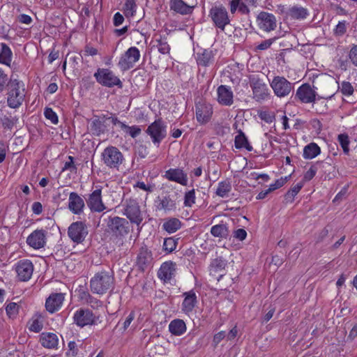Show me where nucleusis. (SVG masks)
<instances>
[{
  "label": "nucleus",
  "instance_id": "473e14b6",
  "mask_svg": "<svg viewBox=\"0 0 357 357\" xmlns=\"http://www.w3.org/2000/svg\"><path fill=\"white\" fill-rule=\"evenodd\" d=\"M107 232L112 231V235L116 238L123 237L130 231L129 225H108Z\"/></svg>",
  "mask_w": 357,
  "mask_h": 357
},
{
  "label": "nucleus",
  "instance_id": "e433bc0d",
  "mask_svg": "<svg viewBox=\"0 0 357 357\" xmlns=\"http://www.w3.org/2000/svg\"><path fill=\"white\" fill-rule=\"evenodd\" d=\"M137 10L135 0H126L123 7V12L127 18L133 17Z\"/></svg>",
  "mask_w": 357,
  "mask_h": 357
},
{
  "label": "nucleus",
  "instance_id": "f704fd0d",
  "mask_svg": "<svg viewBox=\"0 0 357 357\" xmlns=\"http://www.w3.org/2000/svg\"><path fill=\"white\" fill-rule=\"evenodd\" d=\"M234 145L235 147L238 149H245L248 151H251L252 149V146L250 145L248 141L247 137L241 130L238 131V135L235 137Z\"/></svg>",
  "mask_w": 357,
  "mask_h": 357
},
{
  "label": "nucleus",
  "instance_id": "ea45409f",
  "mask_svg": "<svg viewBox=\"0 0 357 357\" xmlns=\"http://www.w3.org/2000/svg\"><path fill=\"white\" fill-rule=\"evenodd\" d=\"M176 207V204L173 200L169 199V197H164L157 205V208L158 210H164V211H171L174 209Z\"/></svg>",
  "mask_w": 357,
  "mask_h": 357
},
{
  "label": "nucleus",
  "instance_id": "c9c22d12",
  "mask_svg": "<svg viewBox=\"0 0 357 357\" xmlns=\"http://www.w3.org/2000/svg\"><path fill=\"white\" fill-rule=\"evenodd\" d=\"M231 190V185L229 181H224L218 183L215 194L218 197L222 198H226L229 197V195Z\"/></svg>",
  "mask_w": 357,
  "mask_h": 357
},
{
  "label": "nucleus",
  "instance_id": "cd10ccee",
  "mask_svg": "<svg viewBox=\"0 0 357 357\" xmlns=\"http://www.w3.org/2000/svg\"><path fill=\"white\" fill-rule=\"evenodd\" d=\"M169 8L171 10L181 15H187L192 10V7L188 6L183 0H170Z\"/></svg>",
  "mask_w": 357,
  "mask_h": 357
},
{
  "label": "nucleus",
  "instance_id": "393cba45",
  "mask_svg": "<svg viewBox=\"0 0 357 357\" xmlns=\"http://www.w3.org/2000/svg\"><path fill=\"white\" fill-rule=\"evenodd\" d=\"M84 207L83 199L76 192H70L68 199V208L75 214H79Z\"/></svg>",
  "mask_w": 357,
  "mask_h": 357
},
{
  "label": "nucleus",
  "instance_id": "a211bd4d",
  "mask_svg": "<svg viewBox=\"0 0 357 357\" xmlns=\"http://www.w3.org/2000/svg\"><path fill=\"white\" fill-rule=\"evenodd\" d=\"M254 98L257 100H265L269 95L267 85L258 79H253L251 83Z\"/></svg>",
  "mask_w": 357,
  "mask_h": 357
},
{
  "label": "nucleus",
  "instance_id": "a19ab883",
  "mask_svg": "<svg viewBox=\"0 0 357 357\" xmlns=\"http://www.w3.org/2000/svg\"><path fill=\"white\" fill-rule=\"evenodd\" d=\"M90 128L94 135H99L103 132L105 126L100 119L94 118L90 123Z\"/></svg>",
  "mask_w": 357,
  "mask_h": 357
},
{
  "label": "nucleus",
  "instance_id": "1a4fd4ad",
  "mask_svg": "<svg viewBox=\"0 0 357 357\" xmlns=\"http://www.w3.org/2000/svg\"><path fill=\"white\" fill-rule=\"evenodd\" d=\"M15 271L19 280L26 282L33 275V264L29 259H22L15 265Z\"/></svg>",
  "mask_w": 357,
  "mask_h": 357
},
{
  "label": "nucleus",
  "instance_id": "a878e982",
  "mask_svg": "<svg viewBox=\"0 0 357 357\" xmlns=\"http://www.w3.org/2000/svg\"><path fill=\"white\" fill-rule=\"evenodd\" d=\"M124 214L130 220L131 223H140L142 221L139 207L136 203L128 205Z\"/></svg>",
  "mask_w": 357,
  "mask_h": 357
},
{
  "label": "nucleus",
  "instance_id": "3c124183",
  "mask_svg": "<svg viewBox=\"0 0 357 357\" xmlns=\"http://www.w3.org/2000/svg\"><path fill=\"white\" fill-rule=\"evenodd\" d=\"M195 202V190H190L185 195L184 204L186 206H191Z\"/></svg>",
  "mask_w": 357,
  "mask_h": 357
},
{
  "label": "nucleus",
  "instance_id": "423d86ee",
  "mask_svg": "<svg viewBox=\"0 0 357 357\" xmlns=\"http://www.w3.org/2000/svg\"><path fill=\"white\" fill-rule=\"evenodd\" d=\"M140 56L139 49L136 47H130L120 56L118 66L121 70H128L135 66Z\"/></svg>",
  "mask_w": 357,
  "mask_h": 357
},
{
  "label": "nucleus",
  "instance_id": "09e8293b",
  "mask_svg": "<svg viewBox=\"0 0 357 357\" xmlns=\"http://www.w3.org/2000/svg\"><path fill=\"white\" fill-rule=\"evenodd\" d=\"M162 248L168 253L172 252L176 248V242L172 238H167L164 241Z\"/></svg>",
  "mask_w": 357,
  "mask_h": 357
},
{
  "label": "nucleus",
  "instance_id": "603ef678",
  "mask_svg": "<svg viewBox=\"0 0 357 357\" xmlns=\"http://www.w3.org/2000/svg\"><path fill=\"white\" fill-rule=\"evenodd\" d=\"M8 75L4 73V71L0 68V93L3 91L6 86H8Z\"/></svg>",
  "mask_w": 357,
  "mask_h": 357
},
{
  "label": "nucleus",
  "instance_id": "0eeeda50",
  "mask_svg": "<svg viewBox=\"0 0 357 357\" xmlns=\"http://www.w3.org/2000/svg\"><path fill=\"white\" fill-rule=\"evenodd\" d=\"M270 85L278 97L287 96L292 90V84L284 77L276 76L271 82Z\"/></svg>",
  "mask_w": 357,
  "mask_h": 357
},
{
  "label": "nucleus",
  "instance_id": "f03ea898",
  "mask_svg": "<svg viewBox=\"0 0 357 357\" xmlns=\"http://www.w3.org/2000/svg\"><path fill=\"white\" fill-rule=\"evenodd\" d=\"M26 96L24 83L17 79H11L7 91V105L10 108L17 109L22 105Z\"/></svg>",
  "mask_w": 357,
  "mask_h": 357
},
{
  "label": "nucleus",
  "instance_id": "bb28decb",
  "mask_svg": "<svg viewBox=\"0 0 357 357\" xmlns=\"http://www.w3.org/2000/svg\"><path fill=\"white\" fill-rule=\"evenodd\" d=\"M40 342L45 348L55 349L57 347L59 338L55 333H43L40 335Z\"/></svg>",
  "mask_w": 357,
  "mask_h": 357
},
{
  "label": "nucleus",
  "instance_id": "37998d69",
  "mask_svg": "<svg viewBox=\"0 0 357 357\" xmlns=\"http://www.w3.org/2000/svg\"><path fill=\"white\" fill-rule=\"evenodd\" d=\"M121 128L126 133L130 135L132 137H136L141 132V129L138 126H129L124 123H119Z\"/></svg>",
  "mask_w": 357,
  "mask_h": 357
},
{
  "label": "nucleus",
  "instance_id": "39448f33",
  "mask_svg": "<svg viewBox=\"0 0 357 357\" xmlns=\"http://www.w3.org/2000/svg\"><path fill=\"white\" fill-rule=\"evenodd\" d=\"M94 77L96 81L102 86L107 87L122 86L120 79L109 69L99 68L94 73Z\"/></svg>",
  "mask_w": 357,
  "mask_h": 357
},
{
  "label": "nucleus",
  "instance_id": "b1692460",
  "mask_svg": "<svg viewBox=\"0 0 357 357\" xmlns=\"http://www.w3.org/2000/svg\"><path fill=\"white\" fill-rule=\"evenodd\" d=\"M165 176L169 181L176 182L183 185H186L188 183L187 175L181 169H169L165 172Z\"/></svg>",
  "mask_w": 357,
  "mask_h": 357
},
{
  "label": "nucleus",
  "instance_id": "8fccbe9b",
  "mask_svg": "<svg viewBox=\"0 0 357 357\" xmlns=\"http://www.w3.org/2000/svg\"><path fill=\"white\" fill-rule=\"evenodd\" d=\"M288 178H289L288 176H286L284 178L281 177V178L277 179L274 183L269 185L268 191L272 192L275 190H277V189L282 187L287 181Z\"/></svg>",
  "mask_w": 357,
  "mask_h": 357
},
{
  "label": "nucleus",
  "instance_id": "6e6d98bb",
  "mask_svg": "<svg viewBox=\"0 0 357 357\" xmlns=\"http://www.w3.org/2000/svg\"><path fill=\"white\" fill-rule=\"evenodd\" d=\"M259 116L262 121H264L266 123H272L275 119L274 114L267 111H263L259 112Z\"/></svg>",
  "mask_w": 357,
  "mask_h": 357
},
{
  "label": "nucleus",
  "instance_id": "4c0bfd02",
  "mask_svg": "<svg viewBox=\"0 0 357 357\" xmlns=\"http://www.w3.org/2000/svg\"><path fill=\"white\" fill-rule=\"evenodd\" d=\"M211 233L215 237L226 238L229 235V230L226 225H215L211 228Z\"/></svg>",
  "mask_w": 357,
  "mask_h": 357
},
{
  "label": "nucleus",
  "instance_id": "49530a36",
  "mask_svg": "<svg viewBox=\"0 0 357 357\" xmlns=\"http://www.w3.org/2000/svg\"><path fill=\"white\" fill-rule=\"evenodd\" d=\"M45 117L54 125L59 123V118L56 113L50 107H46L44 110Z\"/></svg>",
  "mask_w": 357,
  "mask_h": 357
},
{
  "label": "nucleus",
  "instance_id": "de8ad7c7",
  "mask_svg": "<svg viewBox=\"0 0 357 357\" xmlns=\"http://www.w3.org/2000/svg\"><path fill=\"white\" fill-rule=\"evenodd\" d=\"M6 312L9 318H15L19 312V305L16 303H10L6 307Z\"/></svg>",
  "mask_w": 357,
  "mask_h": 357
},
{
  "label": "nucleus",
  "instance_id": "79ce46f5",
  "mask_svg": "<svg viewBox=\"0 0 357 357\" xmlns=\"http://www.w3.org/2000/svg\"><path fill=\"white\" fill-rule=\"evenodd\" d=\"M229 4L230 12L232 14L235 13L237 10L242 13H246L248 11V8L242 0H231Z\"/></svg>",
  "mask_w": 357,
  "mask_h": 357
},
{
  "label": "nucleus",
  "instance_id": "0e129e2a",
  "mask_svg": "<svg viewBox=\"0 0 357 357\" xmlns=\"http://www.w3.org/2000/svg\"><path fill=\"white\" fill-rule=\"evenodd\" d=\"M317 169L316 168L311 167L304 174L303 180L304 181H310L316 174Z\"/></svg>",
  "mask_w": 357,
  "mask_h": 357
},
{
  "label": "nucleus",
  "instance_id": "5701e85b",
  "mask_svg": "<svg viewBox=\"0 0 357 357\" xmlns=\"http://www.w3.org/2000/svg\"><path fill=\"white\" fill-rule=\"evenodd\" d=\"M26 243L34 249L43 248L45 244V234L43 230H36L26 239Z\"/></svg>",
  "mask_w": 357,
  "mask_h": 357
},
{
  "label": "nucleus",
  "instance_id": "f8f14e48",
  "mask_svg": "<svg viewBox=\"0 0 357 357\" xmlns=\"http://www.w3.org/2000/svg\"><path fill=\"white\" fill-rule=\"evenodd\" d=\"M176 264L172 261L162 263L158 271V277L165 283L170 282L175 277Z\"/></svg>",
  "mask_w": 357,
  "mask_h": 357
},
{
  "label": "nucleus",
  "instance_id": "58836bf2",
  "mask_svg": "<svg viewBox=\"0 0 357 357\" xmlns=\"http://www.w3.org/2000/svg\"><path fill=\"white\" fill-rule=\"evenodd\" d=\"M40 318V315H36L29 321L28 328L30 331L37 333L42 331L43 324Z\"/></svg>",
  "mask_w": 357,
  "mask_h": 357
},
{
  "label": "nucleus",
  "instance_id": "20e7f679",
  "mask_svg": "<svg viewBox=\"0 0 357 357\" xmlns=\"http://www.w3.org/2000/svg\"><path fill=\"white\" fill-rule=\"evenodd\" d=\"M103 163L111 169H118L124 158L122 153L115 146H108L102 153Z\"/></svg>",
  "mask_w": 357,
  "mask_h": 357
},
{
  "label": "nucleus",
  "instance_id": "6e6552de",
  "mask_svg": "<svg viewBox=\"0 0 357 357\" xmlns=\"http://www.w3.org/2000/svg\"><path fill=\"white\" fill-rule=\"evenodd\" d=\"M73 320L77 326L83 328L89 325H95L97 317L90 310L80 308L75 312Z\"/></svg>",
  "mask_w": 357,
  "mask_h": 357
},
{
  "label": "nucleus",
  "instance_id": "aec40b11",
  "mask_svg": "<svg viewBox=\"0 0 357 357\" xmlns=\"http://www.w3.org/2000/svg\"><path fill=\"white\" fill-rule=\"evenodd\" d=\"M234 95L230 87L220 85L217 89L218 102L222 105L229 106L233 103Z\"/></svg>",
  "mask_w": 357,
  "mask_h": 357
},
{
  "label": "nucleus",
  "instance_id": "052dcab7",
  "mask_svg": "<svg viewBox=\"0 0 357 357\" xmlns=\"http://www.w3.org/2000/svg\"><path fill=\"white\" fill-rule=\"evenodd\" d=\"M211 59L210 53L204 52L198 59V63L202 66H207Z\"/></svg>",
  "mask_w": 357,
  "mask_h": 357
},
{
  "label": "nucleus",
  "instance_id": "412c9836",
  "mask_svg": "<svg viewBox=\"0 0 357 357\" xmlns=\"http://www.w3.org/2000/svg\"><path fill=\"white\" fill-rule=\"evenodd\" d=\"M212 114L213 108L209 104H199L196 107V119L201 124L208 122Z\"/></svg>",
  "mask_w": 357,
  "mask_h": 357
},
{
  "label": "nucleus",
  "instance_id": "9d476101",
  "mask_svg": "<svg viewBox=\"0 0 357 357\" xmlns=\"http://www.w3.org/2000/svg\"><path fill=\"white\" fill-rule=\"evenodd\" d=\"M147 133L158 146L166 136V126L160 120L155 121L147 128Z\"/></svg>",
  "mask_w": 357,
  "mask_h": 357
},
{
  "label": "nucleus",
  "instance_id": "864d4df0",
  "mask_svg": "<svg viewBox=\"0 0 357 357\" xmlns=\"http://www.w3.org/2000/svg\"><path fill=\"white\" fill-rule=\"evenodd\" d=\"M304 182L301 181L294 185L287 192V197H291L292 199L299 192L301 189L303 188Z\"/></svg>",
  "mask_w": 357,
  "mask_h": 357
},
{
  "label": "nucleus",
  "instance_id": "7c9ffc66",
  "mask_svg": "<svg viewBox=\"0 0 357 357\" xmlns=\"http://www.w3.org/2000/svg\"><path fill=\"white\" fill-rule=\"evenodd\" d=\"M287 14L289 17L293 19L301 20L305 19L308 16L309 12L303 7L293 6L288 10Z\"/></svg>",
  "mask_w": 357,
  "mask_h": 357
},
{
  "label": "nucleus",
  "instance_id": "a18cd8bd",
  "mask_svg": "<svg viewBox=\"0 0 357 357\" xmlns=\"http://www.w3.org/2000/svg\"><path fill=\"white\" fill-rule=\"evenodd\" d=\"M337 141L340 143L345 154L349 152V139L347 134H340L337 137Z\"/></svg>",
  "mask_w": 357,
  "mask_h": 357
},
{
  "label": "nucleus",
  "instance_id": "69168bd1",
  "mask_svg": "<svg viewBox=\"0 0 357 357\" xmlns=\"http://www.w3.org/2000/svg\"><path fill=\"white\" fill-rule=\"evenodd\" d=\"M247 236V232L243 229H238L234 232V237L239 241H243Z\"/></svg>",
  "mask_w": 357,
  "mask_h": 357
},
{
  "label": "nucleus",
  "instance_id": "13d9d810",
  "mask_svg": "<svg viewBox=\"0 0 357 357\" xmlns=\"http://www.w3.org/2000/svg\"><path fill=\"white\" fill-rule=\"evenodd\" d=\"M346 22L342 21L339 22L338 24L336 25L334 29V33L337 36H342L346 32Z\"/></svg>",
  "mask_w": 357,
  "mask_h": 357
},
{
  "label": "nucleus",
  "instance_id": "c756f323",
  "mask_svg": "<svg viewBox=\"0 0 357 357\" xmlns=\"http://www.w3.org/2000/svg\"><path fill=\"white\" fill-rule=\"evenodd\" d=\"M320 153V147L316 143L312 142L304 147L303 157L306 160H312Z\"/></svg>",
  "mask_w": 357,
  "mask_h": 357
},
{
  "label": "nucleus",
  "instance_id": "774afa93",
  "mask_svg": "<svg viewBox=\"0 0 357 357\" xmlns=\"http://www.w3.org/2000/svg\"><path fill=\"white\" fill-rule=\"evenodd\" d=\"M124 22V17L120 13H116L114 15L113 22L116 26H120Z\"/></svg>",
  "mask_w": 357,
  "mask_h": 357
},
{
  "label": "nucleus",
  "instance_id": "2eb2a0df",
  "mask_svg": "<svg viewBox=\"0 0 357 357\" xmlns=\"http://www.w3.org/2000/svg\"><path fill=\"white\" fill-rule=\"evenodd\" d=\"M152 261L153 255L151 251L146 246L140 248L136 260V265L138 268L142 271H144L151 266Z\"/></svg>",
  "mask_w": 357,
  "mask_h": 357
},
{
  "label": "nucleus",
  "instance_id": "c85d7f7f",
  "mask_svg": "<svg viewBox=\"0 0 357 357\" xmlns=\"http://www.w3.org/2000/svg\"><path fill=\"white\" fill-rule=\"evenodd\" d=\"M169 331L172 335L180 336L186 331L185 323L182 319H174L169 324Z\"/></svg>",
  "mask_w": 357,
  "mask_h": 357
},
{
  "label": "nucleus",
  "instance_id": "4d7b16f0",
  "mask_svg": "<svg viewBox=\"0 0 357 357\" xmlns=\"http://www.w3.org/2000/svg\"><path fill=\"white\" fill-rule=\"evenodd\" d=\"M86 303L93 309H98L102 307V302L92 296L87 299Z\"/></svg>",
  "mask_w": 357,
  "mask_h": 357
},
{
  "label": "nucleus",
  "instance_id": "4be33fe9",
  "mask_svg": "<svg viewBox=\"0 0 357 357\" xmlns=\"http://www.w3.org/2000/svg\"><path fill=\"white\" fill-rule=\"evenodd\" d=\"M183 296L184 299L181 304V310L183 312L188 314L193 311L197 303V296L193 290H190L184 292Z\"/></svg>",
  "mask_w": 357,
  "mask_h": 357
},
{
  "label": "nucleus",
  "instance_id": "ddd939ff",
  "mask_svg": "<svg viewBox=\"0 0 357 357\" xmlns=\"http://www.w3.org/2000/svg\"><path fill=\"white\" fill-rule=\"evenodd\" d=\"M316 91L309 84H303L300 86L296 93V96L303 103H312L315 101Z\"/></svg>",
  "mask_w": 357,
  "mask_h": 357
},
{
  "label": "nucleus",
  "instance_id": "f3484780",
  "mask_svg": "<svg viewBox=\"0 0 357 357\" xmlns=\"http://www.w3.org/2000/svg\"><path fill=\"white\" fill-rule=\"evenodd\" d=\"M68 234L73 241L79 243L84 240L88 234V230L86 225H70Z\"/></svg>",
  "mask_w": 357,
  "mask_h": 357
},
{
  "label": "nucleus",
  "instance_id": "9b49d317",
  "mask_svg": "<svg viewBox=\"0 0 357 357\" xmlns=\"http://www.w3.org/2000/svg\"><path fill=\"white\" fill-rule=\"evenodd\" d=\"M257 23L259 29L266 32L273 31L277 26L275 17L272 13L264 11L258 14Z\"/></svg>",
  "mask_w": 357,
  "mask_h": 357
},
{
  "label": "nucleus",
  "instance_id": "dca6fc26",
  "mask_svg": "<svg viewBox=\"0 0 357 357\" xmlns=\"http://www.w3.org/2000/svg\"><path fill=\"white\" fill-rule=\"evenodd\" d=\"M152 49H156L161 54H169L170 52V45L167 42V37L160 33H156L151 41Z\"/></svg>",
  "mask_w": 357,
  "mask_h": 357
},
{
  "label": "nucleus",
  "instance_id": "bf43d9fd",
  "mask_svg": "<svg viewBox=\"0 0 357 357\" xmlns=\"http://www.w3.org/2000/svg\"><path fill=\"white\" fill-rule=\"evenodd\" d=\"M349 59L354 66L357 67V45H354L349 53Z\"/></svg>",
  "mask_w": 357,
  "mask_h": 357
},
{
  "label": "nucleus",
  "instance_id": "c03bdc74",
  "mask_svg": "<svg viewBox=\"0 0 357 357\" xmlns=\"http://www.w3.org/2000/svg\"><path fill=\"white\" fill-rule=\"evenodd\" d=\"M338 89L345 96H351L354 91L352 84L346 81L342 82L338 85Z\"/></svg>",
  "mask_w": 357,
  "mask_h": 357
},
{
  "label": "nucleus",
  "instance_id": "680f3d73",
  "mask_svg": "<svg viewBox=\"0 0 357 357\" xmlns=\"http://www.w3.org/2000/svg\"><path fill=\"white\" fill-rule=\"evenodd\" d=\"M76 167L74 165V159L73 156H68V160L65 162L63 167L62 168V171L66 170H73L75 169Z\"/></svg>",
  "mask_w": 357,
  "mask_h": 357
},
{
  "label": "nucleus",
  "instance_id": "6ab92c4d",
  "mask_svg": "<svg viewBox=\"0 0 357 357\" xmlns=\"http://www.w3.org/2000/svg\"><path fill=\"white\" fill-rule=\"evenodd\" d=\"M87 205L93 211L101 212L105 209V206L102 201L101 190H95L89 195Z\"/></svg>",
  "mask_w": 357,
  "mask_h": 357
},
{
  "label": "nucleus",
  "instance_id": "72a5a7b5",
  "mask_svg": "<svg viewBox=\"0 0 357 357\" xmlns=\"http://www.w3.org/2000/svg\"><path fill=\"white\" fill-rule=\"evenodd\" d=\"M227 266V261L222 257L214 259L210 265V274L215 276L216 273L222 272Z\"/></svg>",
  "mask_w": 357,
  "mask_h": 357
},
{
  "label": "nucleus",
  "instance_id": "e2e57ef3",
  "mask_svg": "<svg viewBox=\"0 0 357 357\" xmlns=\"http://www.w3.org/2000/svg\"><path fill=\"white\" fill-rule=\"evenodd\" d=\"M225 337H227L225 331H220L215 334L213 339L214 346L216 347Z\"/></svg>",
  "mask_w": 357,
  "mask_h": 357
},
{
  "label": "nucleus",
  "instance_id": "4468645a",
  "mask_svg": "<svg viewBox=\"0 0 357 357\" xmlns=\"http://www.w3.org/2000/svg\"><path fill=\"white\" fill-rule=\"evenodd\" d=\"M65 294L63 293H52L46 299L45 308L47 312L53 314L59 311L64 301Z\"/></svg>",
  "mask_w": 357,
  "mask_h": 357
},
{
  "label": "nucleus",
  "instance_id": "338daca9",
  "mask_svg": "<svg viewBox=\"0 0 357 357\" xmlns=\"http://www.w3.org/2000/svg\"><path fill=\"white\" fill-rule=\"evenodd\" d=\"M163 229L168 233L172 234L181 229V225H162Z\"/></svg>",
  "mask_w": 357,
  "mask_h": 357
},
{
  "label": "nucleus",
  "instance_id": "2f4dec72",
  "mask_svg": "<svg viewBox=\"0 0 357 357\" xmlns=\"http://www.w3.org/2000/svg\"><path fill=\"white\" fill-rule=\"evenodd\" d=\"M0 45V63L10 66L13 59L12 51L5 43H1Z\"/></svg>",
  "mask_w": 357,
  "mask_h": 357
},
{
  "label": "nucleus",
  "instance_id": "f257e3e1",
  "mask_svg": "<svg viewBox=\"0 0 357 357\" xmlns=\"http://www.w3.org/2000/svg\"><path fill=\"white\" fill-rule=\"evenodd\" d=\"M114 286V278L112 272L102 270L97 272L90 280V289L92 293L103 295Z\"/></svg>",
  "mask_w": 357,
  "mask_h": 357
},
{
  "label": "nucleus",
  "instance_id": "5fc2aeb1",
  "mask_svg": "<svg viewBox=\"0 0 357 357\" xmlns=\"http://www.w3.org/2000/svg\"><path fill=\"white\" fill-rule=\"evenodd\" d=\"M68 350L66 352V355L68 357H75L78 353V348L77 344L74 341H70L68 344Z\"/></svg>",
  "mask_w": 357,
  "mask_h": 357
},
{
  "label": "nucleus",
  "instance_id": "7ed1b4c3",
  "mask_svg": "<svg viewBox=\"0 0 357 357\" xmlns=\"http://www.w3.org/2000/svg\"><path fill=\"white\" fill-rule=\"evenodd\" d=\"M208 16L213 24L222 31L230 23L229 13L226 8L222 4L212 6Z\"/></svg>",
  "mask_w": 357,
  "mask_h": 357
}]
</instances>
